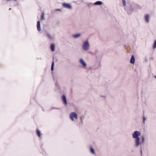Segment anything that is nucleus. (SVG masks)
I'll return each instance as SVG.
<instances>
[{
  "label": "nucleus",
  "mask_w": 156,
  "mask_h": 156,
  "mask_svg": "<svg viewBox=\"0 0 156 156\" xmlns=\"http://www.w3.org/2000/svg\"><path fill=\"white\" fill-rule=\"evenodd\" d=\"M90 45L88 41H86L84 42L82 45V48L84 51L88 50L90 48Z\"/></svg>",
  "instance_id": "f257e3e1"
},
{
  "label": "nucleus",
  "mask_w": 156,
  "mask_h": 156,
  "mask_svg": "<svg viewBox=\"0 0 156 156\" xmlns=\"http://www.w3.org/2000/svg\"><path fill=\"white\" fill-rule=\"evenodd\" d=\"M142 144L140 138L135 139L134 146L136 147H138L141 146Z\"/></svg>",
  "instance_id": "f03ea898"
},
{
  "label": "nucleus",
  "mask_w": 156,
  "mask_h": 156,
  "mask_svg": "<svg viewBox=\"0 0 156 156\" xmlns=\"http://www.w3.org/2000/svg\"><path fill=\"white\" fill-rule=\"evenodd\" d=\"M141 135L140 132L138 131H134L132 134V137L135 139L140 138L139 137Z\"/></svg>",
  "instance_id": "7ed1b4c3"
},
{
  "label": "nucleus",
  "mask_w": 156,
  "mask_h": 156,
  "mask_svg": "<svg viewBox=\"0 0 156 156\" xmlns=\"http://www.w3.org/2000/svg\"><path fill=\"white\" fill-rule=\"evenodd\" d=\"M69 117L72 121L74 120V119H78V116L76 113L75 112H72L69 115Z\"/></svg>",
  "instance_id": "20e7f679"
},
{
  "label": "nucleus",
  "mask_w": 156,
  "mask_h": 156,
  "mask_svg": "<svg viewBox=\"0 0 156 156\" xmlns=\"http://www.w3.org/2000/svg\"><path fill=\"white\" fill-rule=\"evenodd\" d=\"M150 16L148 14H145L144 15V20L145 23H148L150 22Z\"/></svg>",
  "instance_id": "39448f33"
},
{
  "label": "nucleus",
  "mask_w": 156,
  "mask_h": 156,
  "mask_svg": "<svg viewBox=\"0 0 156 156\" xmlns=\"http://www.w3.org/2000/svg\"><path fill=\"white\" fill-rule=\"evenodd\" d=\"M63 6L65 8L68 9H72V6L71 4L67 3H64L63 4Z\"/></svg>",
  "instance_id": "423d86ee"
},
{
  "label": "nucleus",
  "mask_w": 156,
  "mask_h": 156,
  "mask_svg": "<svg viewBox=\"0 0 156 156\" xmlns=\"http://www.w3.org/2000/svg\"><path fill=\"white\" fill-rule=\"evenodd\" d=\"M80 63L84 67L87 66V64L82 58L80 59Z\"/></svg>",
  "instance_id": "0eeeda50"
},
{
  "label": "nucleus",
  "mask_w": 156,
  "mask_h": 156,
  "mask_svg": "<svg viewBox=\"0 0 156 156\" xmlns=\"http://www.w3.org/2000/svg\"><path fill=\"white\" fill-rule=\"evenodd\" d=\"M46 35L47 37L50 40H52L53 39L54 37L51 35L49 33H46Z\"/></svg>",
  "instance_id": "6e6552de"
},
{
  "label": "nucleus",
  "mask_w": 156,
  "mask_h": 156,
  "mask_svg": "<svg viewBox=\"0 0 156 156\" xmlns=\"http://www.w3.org/2000/svg\"><path fill=\"white\" fill-rule=\"evenodd\" d=\"M135 62V58L133 55H132L130 60V63L133 65L134 64Z\"/></svg>",
  "instance_id": "1a4fd4ad"
},
{
  "label": "nucleus",
  "mask_w": 156,
  "mask_h": 156,
  "mask_svg": "<svg viewBox=\"0 0 156 156\" xmlns=\"http://www.w3.org/2000/svg\"><path fill=\"white\" fill-rule=\"evenodd\" d=\"M62 99L63 102L65 105H67V102L66 101V100L65 95H63L62 96Z\"/></svg>",
  "instance_id": "9d476101"
},
{
  "label": "nucleus",
  "mask_w": 156,
  "mask_h": 156,
  "mask_svg": "<svg viewBox=\"0 0 156 156\" xmlns=\"http://www.w3.org/2000/svg\"><path fill=\"white\" fill-rule=\"evenodd\" d=\"M37 30L40 31L41 30V26L40 21H38L37 24Z\"/></svg>",
  "instance_id": "9b49d317"
},
{
  "label": "nucleus",
  "mask_w": 156,
  "mask_h": 156,
  "mask_svg": "<svg viewBox=\"0 0 156 156\" xmlns=\"http://www.w3.org/2000/svg\"><path fill=\"white\" fill-rule=\"evenodd\" d=\"M94 4L95 5H102L103 4V3L102 2L100 1H98L94 3Z\"/></svg>",
  "instance_id": "f8f14e48"
},
{
  "label": "nucleus",
  "mask_w": 156,
  "mask_h": 156,
  "mask_svg": "<svg viewBox=\"0 0 156 156\" xmlns=\"http://www.w3.org/2000/svg\"><path fill=\"white\" fill-rule=\"evenodd\" d=\"M51 50L52 51H54L55 50V47L54 44H52L50 46Z\"/></svg>",
  "instance_id": "ddd939ff"
},
{
  "label": "nucleus",
  "mask_w": 156,
  "mask_h": 156,
  "mask_svg": "<svg viewBox=\"0 0 156 156\" xmlns=\"http://www.w3.org/2000/svg\"><path fill=\"white\" fill-rule=\"evenodd\" d=\"M80 34H78L73 35V37L75 38H77L80 36Z\"/></svg>",
  "instance_id": "4468645a"
},
{
  "label": "nucleus",
  "mask_w": 156,
  "mask_h": 156,
  "mask_svg": "<svg viewBox=\"0 0 156 156\" xmlns=\"http://www.w3.org/2000/svg\"><path fill=\"white\" fill-rule=\"evenodd\" d=\"M37 134L38 137H40L41 136V132L38 129H37Z\"/></svg>",
  "instance_id": "2eb2a0df"
},
{
  "label": "nucleus",
  "mask_w": 156,
  "mask_h": 156,
  "mask_svg": "<svg viewBox=\"0 0 156 156\" xmlns=\"http://www.w3.org/2000/svg\"><path fill=\"white\" fill-rule=\"evenodd\" d=\"M122 3L124 6H126V2L125 0H122Z\"/></svg>",
  "instance_id": "dca6fc26"
},
{
  "label": "nucleus",
  "mask_w": 156,
  "mask_h": 156,
  "mask_svg": "<svg viewBox=\"0 0 156 156\" xmlns=\"http://www.w3.org/2000/svg\"><path fill=\"white\" fill-rule=\"evenodd\" d=\"M41 19L42 20H44L45 19L44 18V13H42L41 14Z\"/></svg>",
  "instance_id": "f3484780"
},
{
  "label": "nucleus",
  "mask_w": 156,
  "mask_h": 156,
  "mask_svg": "<svg viewBox=\"0 0 156 156\" xmlns=\"http://www.w3.org/2000/svg\"><path fill=\"white\" fill-rule=\"evenodd\" d=\"M153 47L154 49H155L156 48V40L154 42Z\"/></svg>",
  "instance_id": "a211bd4d"
},
{
  "label": "nucleus",
  "mask_w": 156,
  "mask_h": 156,
  "mask_svg": "<svg viewBox=\"0 0 156 156\" xmlns=\"http://www.w3.org/2000/svg\"><path fill=\"white\" fill-rule=\"evenodd\" d=\"M90 151L92 153H93V154H95V152L94 149L91 147H90Z\"/></svg>",
  "instance_id": "6ab92c4d"
},
{
  "label": "nucleus",
  "mask_w": 156,
  "mask_h": 156,
  "mask_svg": "<svg viewBox=\"0 0 156 156\" xmlns=\"http://www.w3.org/2000/svg\"><path fill=\"white\" fill-rule=\"evenodd\" d=\"M54 62H53L52 63L51 66V70L52 71H53L54 69Z\"/></svg>",
  "instance_id": "aec40b11"
},
{
  "label": "nucleus",
  "mask_w": 156,
  "mask_h": 156,
  "mask_svg": "<svg viewBox=\"0 0 156 156\" xmlns=\"http://www.w3.org/2000/svg\"><path fill=\"white\" fill-rule=\"evenodd\" d=\"M147 120V118L145 117V116H143V123H145V122Z\"/></svg>",
  "instance_id": "412c9836"
},
{
  "label": "nucleus",
  "mask_w": 156,
  "mask_h": 156,
  "mask_svg": "<svg viewBox=\"0 0 156 156\" xmlns=\"http://www.w3.org/2000/svg\"><path fill=\"white\" fill-rule=\"evenodd\" d=\"M84 118V116H82L80 117V121L81 122L83 121V119Z\"/></svg>",
  "instance_id": "4be33fe9"
},
{
  "label": "nucleus",
  "mask_w": 156,
  "mask_h": 156,
  "mask_svg": "<svg viewBox=\"0 0 156 156\" xmlns=\"http://www.w3.org/2000/svg\"><path fill=\"white\" fill-rule=\"evenodd\" d=\"M60 9H56L55 10V11H60Z\"/></svg>",
  "instance_id": "5701e85b"
},
{
  "label": "nucleus",
  "mask_w": 156,
  "mask_h": 156,
  "mask_svg": "<svg viewBox=\"0 0 156 156\" xmlns=\"http://www.w3.org/2000/svg\"><path fill=\"white\" fill-rule=\"evenodd\" d=\"M137 7L139 9H141V8H142V7H141V6H138H138H137Z\"/></svg>",
  "instance_id": "b1692460"
},
{
  "label": "nucleus",
  "mask_w": 156,
  "mask_h": 156,
  "mask_svg": "<svg viewBox=\"0 0 156 156\" xmlns=\"http://www.w3.org/2000/svg\"><path fill=\"white\" fill-rule=\"evenodd\" d=\"M140 152H141V154H142V149H141V148H140Z\"/></svg>",
  "instance_id": "393cba45"
},
{
  "label": "nucleus",
  "mask_w": 156,
  "mask_h": 156,
  "mask_svg": "<svg viewBox=\"0 0 156 156\" xmlns=\"http://www.w3.org/2000/svg\"><path fill=\"white\" fill-rule=\"evenodd\" d=\"M128 14H129V15H130V14H131V13H129V12H128Z\"/></svg>",
  "instance_id": "a878e982"
},
{
  "label": "nucleus",
  "mask_w": 156,
  "mask_h": 156,
  "mask_svg": "<svg viewBox=\"0 0 156 156\" xmlns=\"http://www.w3.org/2000/svg\"><path fill=\"white\" fill-rule=\"evenodd\" d=\"M154 77L156 79V76H154Z\"/></svg>",
  "instance_id": "bb28decb"
},
{
  "label": "nucleus",
  "mask_w": 156,
  "mask_h": 156,
  "mask_svg": "<svg viewBox=\"0 0 156 156\" xmlns=\"http://www.w3.org/2000/svg\"><path fill=\"white\" fill-rule=\"evenodd\" d=\"M144 140V139H142V141H143Z\"/></svg>",
  "instance_id": "cd10ccee"
}]
</instances>
